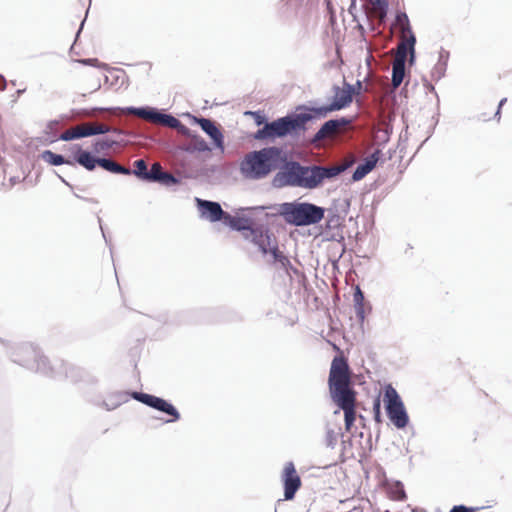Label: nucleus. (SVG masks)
I'll return each instance as SVG.
<instances>
[{
    "label": "nucleus",
    "mask_w": 512,
    "mask_h": 512,
    "mask_svg": "<svg viewBox=\"0 0 512 512\" xmlns=\"http://www.w3.org/2000/svg\"><path fill=\"white\" fill-rule=\"evenodd\" d=\"M374 419L377 423H381V402L379 398H376L373 403Z\"/></svg>",
    "instance_id": "obj_29"
},
{
    "label": "nucleus",
    "mask_w": 512,
    "mask_h": 512,
    "mask_svg": "<svg viewBox=\"0 0 512 512\" xmlns=\"http://www.w3.org/2000/svg\"><path fill=\"white\" fill-rule=\"evenodd\" d=\"M80 62L86 65L98 66V59L96 58L85 59L81 60Z\"/></svg>",
    "instance_id": "obj_34"
},
{
    "label": "nucleus",
    "mask_w": 512,
    "mask_h": 512,
    "mask_svg": "<svg viewBox=\"0 0 512 512\" xmlns=\"http://www.w3.org/2000/svg\"><path fill=\"white\" fill-rule=\"evenodd\" d=\"M127 113L131 114V115H135V116H137L141 119H144L148 122H151L153 124L157 123V118H158V114H159V112L154 109L134 108V107L127 108Z\"/></svg>",
    "instance_id": "obj_20"
},
{
    "label": "nucleus",
    "mask_w": 512,
    "mask_h": 512,
    "mask_svg": "<svg viewBox=\"0 0 512 512\" xmlns=\"http://www.w3.org/2000/svg\"><path fill=\"white\" fill-rule=\"evenodd\" d=\"M353 86L355 88V95H358L362 91V89H363V85H362V82L360 80H358L356 82V84L353 85Z\"/></svg>",
    "instance_id": "obj_35"
},
{
    "label": "nucleus",
    "mask_w": 512,
    "mask_h": 512,
    "mask_svg": "<svg viewBox=\"0 0 512 512\" xmlns=\"http://www.w3.org/2000/svg\"><path fill=\"white\" fill-rule=\"evenodd\" d=\"M354 303L355 305L364 303V294L359 287H357L354 292Z\"/></svg>",
    "instance_id": "obj_32"
},
{
    "label": "nucleus",
    "mask_w": 512,
    "mask_h": 512,
    "mask_svg": "<svg viewBox=\"0 0 512 512\" xmlns=\"http://www.w3.org/2000/svg\"><path fill=\"white\" fill-rule=\"evenodd\" d=\"M373 8L377 11L383 12L387 6L385 0H368Z\"/></svg>",
    "instance_id": "obj_31"
},
{
    "label": "nucleus",
    "mask_w": 512,
    "mask_h": 512,
    "mask_svg": "<svg viewBox=\"0 0 512 512\" xmlns=\"http://www.w3.org/2000/svg\"><path fill=\"white\" fill-rule=\"evenodd\" d=\"M98 159L99 158H95L90 152L82 149H79L75 156L76 162L89 171L95 169L96 165H98Z\"/></svg>",
    "instance_id": "obj_19"
},
{
    "label": "nucleus",
    "mask_w": 512,
    "mask_h": 512,
    "mask_svg": "<svg viewBox=\"0 0 512 512\" xmlns=\"http://www.w3.org/2000/svg\"><path fill=\"white\" fill-rule=\"evenodd\" d=\"M75 131H76V127L75 126L65 130L60 135V139L63 140V141H70V140H73V139H78V135H77V133Z\"/></svg>",
    "instance_id": "obj_28"
},
{
    "label": "nucleus",
    "mask_w": 512,
    "mask_h": 512,
    "mask_svg": "<svg viewBox=\"0 0 512 512\" xmlns=\"http://www.w3.org/2000/svg\"><path fill=\"white\" fill-rule=\"evenodd\" d=\"M76 133L78 138L88 137L92 135L105 134L110 131V127L98 122H85L76 125Z\"/></svg>",
    "instance_id": "obj_13"
},
{
    "label": "nucleus",
    "mask_w": 512,
    "mask_h": 512,
    "mask_svg": "<svg viewBox=\"0 0 512 512\" xmlns=\"http://www.w3.org/2000/svg\"><path fill=\"white\" fill-rule=\"evenodd\" d=\"M131 396L135 400L171 416V418L168 419L167 422H175L180 418V414L177 411V409L171 403L167 402L166 400L160 397L141 392H133Z\"/></svg>",
    "instance_id": "obj_8"
},
{
    "label": "nucleus",
    "mask_w": 512,
    "mask_h": 512,
    "mask_svg": "<svg viewBox=\"0 0 512 512\" xmlns=\"http://www.w3.org/2000/svg\"><path fill=\"white\" fill-rule=\"evenodd\" d=\"M355 310H356L357 318L359 319V321L363 322L365 319V313H366L365 304L364 303L356 304Z\"/></svg>",
    "instance_id": "obj_30"
},
{
    "label": "nucleus",
    "mask_w": 512,
    "mask_h": 512,
    "mask_svg": "<svg viewBox=\"0 0 512 512\" xmlns=\"http://www.w3.org/2000/svg\"><path fill=\"white\" fill-rule=\"evenodd\" d=\"M328 383L331 398L343 410L345 429L347 432H350L357 417V393L351 387L349 366L344 357H335L333 359Z\"/></svg>",
    "instance_id": "obj_1"
},
{
    "label": "nucleus",
    "mask_w": 512,
    "mask_h": 512,
    "mask_svg": "<svg viewBox=\"0 0 512 512\" xmlns=\"http://www.w3.org/2000/svg\"><path fill=\"white\" fill-rule=\"evenodd\" d=\"M354 95V86L345 82L343 87H335L334 97L331 104L321 107H310L307 108V110L313 114V118L325 117L332 111H337L349 106L353 101Z\"/></svg>",
    "instance_id": "obj_6"
},
{
    "label": "nucleus",
    "mask_w": 512,
    "mask_h": 512,
    "mask_svg": "<svg viewBox=\"0 0 512 512\" xmlns=\"http://www.w3.org/2000/svg\"><path fill=\"white\" fill-rule=\"evenodd\" d=\"M22 354H31L36 362V371L43 373L47 376H54L57 374L67 375V365L63 361H57V369L53 366L50 360L44 356L40 355L38 351L32 348L23 349L20 351Z\"/></svg>",
    "instance_id": "obj_9"
},
{
    "label": "nucleus",
    "mask_w": 512,
    "mask_h": 512,
    "mask_svg": "<svg viewBox=\"0 0 512 512\" xmlns=\"http://www.w3.org/2000/svg\"><path fill=\"white\" fill-rule=\"evenodd\" d=\"M351 123L346 118L329 120L325 122L314 136V141L331 138Z\"/></svg>",
    "instance_id": "obj_11"
},
{
    "label": "nucleus",
    "mask_w": 512,
    "mask_h": 512,
    "mask_svg": "<svg viewBox=\"0 0 512 512\" xmlns=\"http://www.w3.org/2000/svg\"><path fill=\"white\" fill-rule=\"evenodd\" d=\"M98 166H100L101 168H103L111 173H115V174H124V175L131 174L130 169L118 164L117 162H115L111 159L99 158Z\"/></svg>",
    "instance_id": "obj_21"
},
{
    "label": "nucleus",
    "mask_w": 512,
    "mask_h": 512,
    "mask_svg": "<svg viewBox=\"0 0 512 512\" xmlns=\"http://www.w3.org/2000/svg\"><path fill=\"white\" fill-rule=\"evenodd\" d=\"M450 512H475L474 509L463 505L454 506Z\"/></svg>",
    "instance_id": "obj_33"
},
{
    "label": "nucleus",
    "mask_w": 512,
    "mask_h": 512,
    "mask_svg": "<svg viewBox=\"0 0 512 512\" xmlns=\"http://www.w3.org/2000/svg\"><path fill=\"white\" fill-rule=\"evenodd\" d=\"M281 215L285 221L295 226H308L319 223L324 218L325 210L311 203H284Z\"/></svg>",
    "instance_id": "obj_4"
},
{
    "label": "nucleus",
    "mask_w": 512,
    "mask_h": 512,
    "mask_svg": "<svg viewBox=\"0 0 512 512\" xmlns=\"http://www.w3.org/2000/svg\"><path fill=\"white\" fill-rule=\"evenodd\" d=\"M506 98L502 99L499 104H498V107H497V110L495 111L494 115L495 116H499L500 115V109L501 107L503 106V104L506 102ZM500 119V117H498V120Z\"/></svg>",
    "instance_id": "obj_36"
},
{
    "label": "nucleus",
    "mask_w": 512,
    "mask_h": 512,
    "mask_svg": "<svg viewBox=\"0 0 512 512\" xmlns=\"http://www.w3.org/2000/svg\"><path fill=\"white\" fill-rule=\"evenodd\" d=\"M42 157L46 162H48L51 165H55V166L62 165V164H72L71 161L65 160L62 155L55 154L49 150L43 152Z\"/></svg>",
    "instance_id": "obj_23"
},
{
    "label": "nucleus",
    "mask_w": 512,
    "mask_h": 512,
    "mask_svg": "<svg viewBox=\"0 0 512 512\" xmlns=\"http://www.w3.org/2000/svg\"><path fill=\"white\" fill-rule=\"evenodd\" d=\"M298 171L301 174V187L315 188L319 185V172L318 166L303 167L300 165Z\"/></svg>",
    "instance_id": "obj_16"
},
{
    "label": "nucleus",
    "mask_w": 512,
    "mask_h": 512,
    "mask_svg": "<svg viewBox=\"0 0 512 512\" xmlns=\"http://www.w3.org/2000/svg\"><path fill=\"white\" fill-rule=\"evenodd\" d=\"M300 164L297 162L288 163L285 170L280 172L277 177L284 180V184L301 187V174L298 171Z\"/></svg>",
    "instance_id": "obj_14"
},
{
    "label": "nucleus",
    "mask_w": 512,
    "mask_h": 512,
    "mask_svg": "<svg viewBox=\"0 0 512 512\" xmlns=\"http://www.w3.org/2000/svg\"><path fill=\"white\" fill-rule=\"evenodd\" d=\"M198 206L201 210L202 216L211 222H216L221 219H231L230 215L226 214L219 203L197 199Z\"/></svg>",
    "instance_id": "obj_12"
},
{
    "label": "nucleus",
    "mask_w": 512,
    "mask_h": 512,
    "mask_svg": "<svg viewBox=\"0 0 512 512\" xmlns=\"http://www.w3.org/2000/svg\"><path fill=\"white\" fill-rule=\"evenodd\" d=\"M389 494L391 499L395 501H402L406 498V494L403 486L400 483H396L389 488Z\"/></svg>",
    "instance_id": "obj_26"
},
{
    "label": "nucleus",
    "mask_w": 512,
    "mask_h": 512,
    "mask_svg": "<svg viewBox=\"0 0 512 512\" xmlns=\"http://www.w3.org/2000/svg\"><path fill=\"white\" fill-rule=\"evenodd\" d=\"M383 401L391 422L397 428L406 427L408 424V415L400 396L391 385L386 386Z\"/></svg>",
    "instance_id": "obj_7"
},
{
    "label": "nucleus",
    "mask_w": 512,
    "mask_h": 512,
    "mask_svg": "<svg viewBox=\"0 0 512 512\" xmlns=\"http://www.w3.org/2000/svg\"><path fill=\"white\" fill-rule=\"evenodd\" d=\"M156 124H160L170 128H177L178 126H180V121L171 115L162 114L159 112Z\"/></svg>",
    "instance_id": "obj_25"
},
{
    "label": "nucleus",
    "mask_w": 512,
    "mask_h": 512,
    "mask_svg": "<svg viewBox=\"0 0 512 512\" xmlns=\"http://www.w3.org/2000/svg\"><path fill=\"white\" fill-rule=\"evenodd\" d=\"M378 158L373 154L367 161L359 165L353 173L354 180L362 179L367 173H369L376 165Z\"/></svg>",
    "instance_id": "obj_22"
},
{
    "label": "nucleus",
    "mask_w": 512,
    "mask_h": 512,
    "mask_svg": "<svg viewBox=\"0 0 512 512\" xmlns=\"http://www.w3.org/2000/svg\"><path fill=\"white\" fill-rule=\"evenodd\" d=\"M256 243L258 244L263 254L270 253L273 256L274 261L279 263V265L289 275V270L292 268V264L289 258L286 255H284V253L280 251L276 245L268 249L264 243V240L257 241Z\"/></svg>",
    "instance_id": "obj_15"
},
{
    "label": "nucleus",
    "mask_w": 512,
    "mask_h": 512,
    "mask_svg": "<svg viewBox=\"0 0 512 512\" xmlns=\"http://www.w3.org/2000/svg\"><path fill=\"white\" fill-rule=\"evenodd\" d=\"M135 169L133 170V174L137 177L145 180V175H147V164L143 159L136 160L134 162Z\"/></svg>",
    "instance_id": "obj_27"
},
{
    "label": "nucleus",
    "mask_w": 512,
    "mask_h": 512,
    "mask_svg": "<svg viewBox=\"0 0 512 512\" xmlns=\"http://www.w3.org/2000/svg\"><path fill=\"white\" fill-rule=\"evenodd\" d=\"M285 160L280 148L267 147L247 153L240 163V171L246 178L261 179L279 168Z\"/></svg>",
    "instance_id": "obj_2"
},
{
    "label": "nucleus",
    "mask_w": 512,
    "mask_h": 512,
    "mask_svg": "<svg viewBox=\"0 0 512 512\" xmlns=\"http://www.w3.org/2000/svg\"><path fill=\"white\" fill-rule=\"evenodd\" d=\"M343 170L342 167L334 166V167H319L318 166V172H319V184L326 178H332L336 175H338Z\"/></svg>",
    "instance_id": "obj_24"
},
{
    "label": "nucleus",
    "mask_w": 512,
    "mask_h": 512,
    "mask_svg": "<svg viewBox=\"0 0 512 512\" xmlns=\"http://www.w3.org/2000/svg\"><path fill=\"white\" fill-rule=\"evenodd\" d=\"M198 123L200 127L212 138L216 146H223V135L212 121L201 118L198 120Z\"/></svg>",
    "instance_id": "obj_18"
},
{
    "label": "nucleus",
    "mask_w": 512,
    "mask_h": 512,
    "mask_svg": "<svg viewBox=\"0 0 512 512\" xmlns=\"http://www.w3.org/2000/svg\"><path fill=\"white\" fill-rule=\"evenodd\" d=\"M313 118V114L308 113L296 114L294 116H286L276 121L267 123L262 129H259L255 135L257 139L283 137L287 134L304 130L308 121Z\"/></svg>",
    "instance_id": "obj_5"
},
{
    "label": "nucleus",
    "mask_w": 512,
    "mask_h": 512,
    "mask_svg": "<svg viewBox=\"0 0 512 512\" xmlns=\"http://www.w3.org/2000/svg\"><path fill=\"white\" fill-rule=\"evenodd\" d=\"M397 25L400 27V41L397 45L395 58L392 64V85L398 87L405 76V62L410 54V62L414 59L416 38L411 29L409 19L405 13L396 17Z\"/></svg>",
    "instance_id": "obj_3"
},
{
    "label": "nucleus",
    "mask_w": 512,
    "mask_h": 512,
    "mask_svg": "<svg viewBox=\"0 0 512 512\" xmlns=\"http://www.w3.org/2000/svg\"><path fill=\"white\" fill-rule=\"evenodd\" d=\"M281 479L283 482L285 499L292 500L302 484L301 478L298 475L293 462H287L284 465Z\"/></svg>",
    "instance_id": "obj_10"
},
{
    "label": "nucleus",
    "mask_w": 512,
    "mask_h": 512,
    "mask_svg": "<svg viewBox=\"0 0 512 512\" xmlns=\"http://www.w3.org/2000/svg\"><path fill=\"white\" fill-rule=\"evenodd\" d=\"M97 145H100V148L103 149L105 147H110V144L103 142V143H97Z\"/></svg>",
    "instance_id": "obj_37"
},
{
    "label": "nucleus",
    "mask_w": 512,
    "mask_h": 512,
    "mask_svg": "<svg viewBox=\"0 0 512 512\" xmlns=\"http://www.w3.org/2000/svg\"><path fill=\"white\" fill-rule=\"evenodd\" d=\"M145 180L160 182L164 184H168L170 182L175 181L174 177L170 173L164 172L162 170V166L158 162L152 164L150 171H148L147 175H145Z\"/></svg>",
    "instance_id": "obj_17"
}]
</instances>
